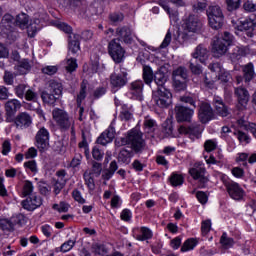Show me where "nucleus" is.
Returning <instances> with one entry per match:
<instances>
[{
    "instance_id": "1",
    "label": "nucleus",
    "mask_w": 256,
    "mask_h": 256,
    "mask_svg": "<svg viewBox=\"0 0 256 256\" xmlns=\"http://www.w3.org/2000/svg\"><path fill=\"white\" fill-rule=\"evenodd\" d=\"M117 147H123L124 145H131V149L135 153H141L145 149V140H143V134L138 130H131L126 137L120 138L115 141Z\"/></svg>"
},
{
    "instance_id": "2",
    "label": "nucleus",
    "mask_w": 256,
    "mask_h": 256,
    "mask_svg": "<svg viewBox=\"0 0 256 256\" xmlns=\"http://www.w3.org/2000/svg\"><path fill=\"white\" fill-rule=\"evenodd\" d=\"M233 43V35L229 32L214 37L212 42V53L216 59L223 57L229 51V47Z\"/></svg>"
},
{
    "instance_id": "3",
    "label": "nucleus",
    "mask_w": 256,
    "mask_h": 256,
    "mask_svg": "<svg viewBox=\"0 0 256 256\" xmlns=\"http://www.w3.org/2000/svg\"><path fill=\"white\" fill-rule=\"evenodd\" d=\"M61 95H63V84L50 80L46 89L41 92V99L46 105H55Z\"/></svg>"
},
{
    "instance_id": "4",
    "label": "nucleus",
    "mask_w": 256,
    "mask_h": 256,
    "mask_svg": "<svg viewBox=\"0 0 256 256\" xmlns=\"http://www.w3.org/2000/svg\"><path fill=\"white\" fill-rule=\"evenodd\" d=\"M172 97L169 88H157L152 92V101L160 109H167L171 105Z\"/></svg>"
},
{
    "instance_id": "5",
    "label": "nucleus",
    "mask_w": 256,
    "mask_h": 256,
    "mask_svg": "<svg viewBox=\"0 0 256 256\" xmlns=\"http://www.w3.org/2000/svg\"><path fill=\"white\" fill-rule=\"evenodd\" d=\"M52 117L58 127H60V129H63V131L71 129V127H73L75 123V120H73V118L69 116V113H67V111L63 109L55 108L52 111Z\"/></svg>"
},
{
    "instance_id": "6",
    "label": "nucleus",
    "mask_w": 256,
    "mask_h": 256,
    "mask_svg": "<svg viewBox=\"0 0 256 256\" xmlns=\"http://www.w3.org/2000/svg\"><path fill=\"white\" fill-rule=\"evenodd\" d=\"M207 17L209 25L212 29L217 31L223 27V19H225V16L223 15V10H221V7L217 5L210 6L207 9Z\"/></svg>"
},
{
    "instance_id": "7",
    "label": "nucleus",
    "mask_w": 256,
    "mask_h": 256,
    "mask_svg": "<svg viewBox=\"0 0 256 256\" xmlns=\"http://www.w3.org/2000/svg\"><path fill=\"white\" fill-rule=\"evenodd\" d=\"M108 53L115 63H121L125 57V49H123L117 39L109 42Z\"/></svg>"
},
{
    "instance_id": "8",
    "label": "nucleus",
    "mask_w": 256,
    "mask_h": 256,
    "mask_svg": "<svg viewBox=\"0 0 256 256\" xmlns=\"http://www.w3.org/2000/svg\"><path fill=\"white\" fill-rule=\"evenodd\" d=\"M5 109V121L6 123H13L15 121V115L17 110L21 109V102L17 99L7 101L4 106Z\"/></svg>"
},
{
    "instance_id": "9",
    "label": "nucleus",
    "mask_w": 256,
    "mask_h": 256,
    "mask_svg": "<svg viewBox=\"0 0 256 256\" xmlns=\"http://www.w3.org/2000/svg\"><path fill=\"white\" fill-rule=\"evenodd\" d=\"M35 141V145L41 153L47 151L49 149V131L45 127L40 128L35 136Z\"/></svg>"
},
{
    "instance_id": "10",
    "label": "nucleus",
    "mask_w": 256,
    "mask_h": 256,
    "mask_svg": "<svg viewBox=\"0 0 256 256\" xmlns=\"http://www.w3.org/2000/svg\"><path fill=\"white\" fill-rule=\"evenodd\" d=\"M176 119L179 123L187 122L190 123L191 118L195 111L191 108L185 106H176L175 107Z\"/></svg>"
},
{
    "instance_id": "11",
    "label": "nucleus",
    "mask_w": 256,
    "mask_h": 256,
    "mask_svg": "<svg viewBox=\"0 0 256 256\" xmlns=\"http://www.w3.org/2000/svg\"><path fill=\"white\" fill-rule=\"evenodd\" d=\"M110 84L112 89H121L127 85V72H113L110 75Z\"/></svg>"
},
{
    "instance_id": "12",
    "label": "nucleus",
    "mask_w": 256,
    "mask_h": 256,
    "mask_svg": "<svg viewBox=\"0 0 256 256\" xmlns=\"http://www.w3.org/2000/svg\"><path fill=\"white\" fill-rule=\"evenodd\" d=\"M201 20L199 17L195 15H189L185 20L183 27L189 33H197V31H201Z\"/></svg>"
},
{
    "instance_id": "13",
    "label": "nucleus",
    "mask_w": 256,
    "mask_h": 256,
    "mask_svg": "<svg viewBox=\"0 0 256 256\" xmlns=\"http://www.w3.org/2000/svg\"><path fill=\"white\" fill-rule=\"evenodd\" d=\"M180 135H189L192 138L199 139L201 133H203V126L199 124H192L188 128L185 126H180L178 128Z\"/></svg>"
},
{
    "instance_id": "14",
    "label": "nucleus",
    "mask_w": 256,
    "mask_h": 256,
    "mask_svg": "<svg viewBox=\"0 0 256 256\" xmlns=\"http://www.w3.org/2000/svg\"><path fill=\"white\" fill-rule=\"evenodd\" d=\"M13 27L15 23L13 22V16L10 14H5L0 22V33L1 35L9 36V33L13 32Z\"/></svg>"
},
{
    "instance_id": "15",
    "label": "nucleus",
    "mask_w": 256,
    "mask_h": 256,
    "mask_svg": "<svg viewBox=\"0 0 256 256\" xmlns=\"http://www.w3.org/2000/svg\"><path fill=\"white\" fill-rule=\"evenodd\" d=\"M13 123L17 129H27V127H31L33 120L27 112H21L14 118Z\"/></svg>"
},
{
    "instance_id": "16",
    "label": "nucleus",
    "mask_w": 256,
    "mask_h": 256,
    "mask_svg": "<svg viewBox=\"0 0 256 256\" xmlns=\"http://www.w3.org/2000/svg\"><path fill=\"white\" fill-rule=\"evenodd\" d=\"M41 205H43V200L35 194L30 195L22 201V207L27 211H35V209H37V207H41Z\"/></svg>"
},
{
    "instance_id": "17",
    "label": "nucleus",
    "mask_w": 256,
    "mask_h": 256,
    "mask_svg": "<svg viewBox=\"0 0 256 256\" xmlns=\"http://www.w3.org/2000/svg\"><path fill=\"white\" fill-rule=\"evenodd\" d=\"M235 97H237V101L239 103L238 109L243 111L245 107H247V103H249V91L243 87L235 88L234 90Z\"/></svg>"
},
{
    "instance_id": "18",
    "label": "nucleus",
    "mask_w": 256,
    "mask_h": 256,
    "mask_svg": "<svg viewBox=\"0 0 256 256\" xmlns=\"http://www.w3.org/2000/svg\"><path fill=\"white\" fill-rule=\"evenodd\" d=\"M198 117L201 123H209L213 119V108L208 103H202L199 108Z\"/></svg>"
},
{
    "instance_id": "19",
    "label": "nucleus",
    "mask_w": 256,
    "mask_h": 256,
    "mask_svg": "<svg viewBox=\"0 0 256 256\" xmlns=\"http://www.w3.org/2000/svg\"><path fill=\"white\" fill-rule=\"evenodd\" d=\"M212 103L217 115H220V117H227L229 115V108L225 105V102H223L222 97L214 96Z\"/></svg>"
},
{
    "instance_id": "20",
    "label": "nucleus",
    "mask_w": 256,
    "mask_h": 256,
    "mask_svg": "<svg viewBox=\"0 0 256 256\" xmlns=\"http://www.w3.org/2000/svg\"><path fill=\"white\" fill-rule=\"evenodd\" d=\"M115 139V128L110 126L107 130H105L97 139V143L99 145H109Z\"/></svg>"
},
{
    "instance_id": "21",
    "label": "nucleus",
    "mask_w": 256,
    "mask_h": 256,
    "mask_svg": "<svg viewBox=\"0 0 256 256\" xmlns=\"http://www.w3.org/2000/svg\"><path fill=\"white\" fill-rule=\"evenodd\" d=\"M116 33L119 37L118 41H123L124 43L131 44L133 43V34L131 33V28L123 26L117 28Z\"/></svg>"
},
{
    "instance_id": "22",
    "label": "nucleus",
    "mask_w": 256,
    "mask_h": 256,
    "mask_svg": "<svg viewBox=\"0 0 256 256\" xmlns=\"http://www.w3.org/2000/svg\"><path fill=\"white\" fill-rule=\"evenodd\" d=\"M192 57L194 60L198 59L200 63H205V61L209 59V50L207 49V47H205V45L199 44L195 48L194 53H192Z\"/></svg>"
},
{
    "instance_id": "23",
    "label": "nucleus",
    "mask_w": 256,
    "mask_h": 256,
    "mask_svg": "<svg viewBox=\"0 0 256 256\" xmlns=\"http://www.w3.org/2000/svg\"><path fill=\"white\" fill-rule=\"evenodd\" d=\"M227 192L229 193L230 197L236 201L243 199V189L239 186L238 183L232 182L228 184Z\"/></svg>"
},
{
    "instance_id": "24",
    "label": "nucleus",
    "mask_w": 256,
    "mask_h": 256,
    "mask_svg": "<svg viewBox=\"0 0 256 256\" xmlns=\"http://www.w3.org/2000/svg\"><path fill=\"white\" fill-rule=\"evenodd\" d=\"M131 93L137 101L143 100V81L136 80L131 83Z\"/></svg>"
},
{
    "instance_id": "25",
    "label": "nucleus",
    "mask_w": 256,
    "mask_h": 256,
    "mask_svg": "<svg viewBox=\"0 0 256 256\" xmlns=\"http://www.w3.org/2000/svg\"><path fill=\"white\" fill-rule=\"evenodd\" d=\"M169 81V76L163 71H157L154 74V83L157 85L158 89H167L166 83Z\"/></svg>"
},
{
    "instance_id": "26",
    "label": "nucleus",
    "mask_w": 256,
    "mask_h": 256,
    "mask_svg": "<svg viewBox=\"0 0 256 256\" xmlns=\"http://www.w3.org/2000/svg\"><path fill=\"white\" fill-rule=\"evenodd\" d=\"M68 49L70 53H73V55H75V53H77L81 49L78 34H73L72 36H69Z\"/></svg>"
},
{
    "instance_id": "27",
    "label": "nucleus",
    "mask_w": 256,
    "mask_h": 256,
    "mask_svg": "<svg viewBox=\"0 0 256 256\" xmlns=\"http://www.w3.org/2000/svg\"><path fill=\"white\" fill-rule=\"evenodd\" d=\"M133 155V150H127L123 148L118 154V161H120V163H125L126 165H129L131 163Z\"/></svg>"
},
{
    "instance_id": "28",
    "label": "nucleus",
    "mask_w": 256,
    "mask_h": 256,
    "mask_svg": "<svg viewBox=\"0 0 256 256\" xmlns=\"http://www.w3.org/2000/svg\"><path fill=\"white\" fill-rule=\"evenodd\" d=\"M240 31H249L247 33L248 37H253V29H255V21L252 19H246L244 21L240 22V25L238 26Z\"/></svg>"
},
{
    "instance_id": "29",
    "label": "nucleus",
    "mask_w": 256,
    "mask_h": 256,
    "mask_svg": "<svg viewBox=\"0 0 256 256\" xmlns=\"http://www.w3.org/2000/svg\"><path fill=\"white\" fill-rule=\"evenodd\" d=\"M117 169H119V166H117V162L112 161L109 168L103 171L102 179H104V181H109V179H111V177L115 175V171H117Z\"/></svg>"
},
{
    "instance_id": "30",
    "label": "nucleus",
    "mask_w": 256,
    "mask_h": 256,
    "mask_svg": "<svg viewBox=\"0 0 256 256\" xmlns=\"http://www.w3.org/2000/svg\"><path fill=\"white\" fill-rule=\"evenodd\" d=\"M155 79V75H153V70L149 66L143 67V80L146 85H151Z\"/></svg>"
},
{
    "instance_id": "31",
    "label": "nucleus",
    "mask_w": 256,
    "mask_h": 256,
    "mask_svg": "<svg viewBox=\"0 0 256 256\" xmlns=\"http://www.w3.org/2000/svg\"><path fill=\"white\" fill-rule=\"evenodd\" d=\"M85 97H87V82L83 80L80 86V91L77 95L78 107H81V103H83V100H85Z\"/></svg>"
},
{
    "instance_id": "32",
    "label": "nucleus",
    "mask_w": 256,
    "mask_h": 256,
    "mask_svg": "<svg viewBox=\"0 0 256 256\" xmlns=\"http://www.w3.org/2000/svg\"><path fill=\"white\" fill-rule=\"evenodd\" d=\"M220 243L224 249H230L233 245H235V240L233 238L228 237L227 233H223L220 238Z\"/></svg>"
},
{
    "instance_id": "33",
    "label": "nucleus",
    "mask_w": 256,
    "mask_h": 256,
    "mask_svg": "<svg viewBox=\"0 0 256 256\" xmlns=\"http://www.w3.org/2000/svg\"><path fill=\"white\" fill-rule=\"evenodd\" d=\"M0 228L2 231H15V222L9 219H1Z\"/></svg>"
},
{
    "instance_id": "34",
    "label": "nucleus",
    "mask_w": 256,
    "mask_h": 256,
    "mask_svg": "<svg viewBox=\"0 0 256 256\" xmlns=\"http://www.w3.org/2000/svg\"><path fill=\"white\" fill-rule=\"evenodd\" d=\"M172 77H173V79H179V77H180L181 79H183L185 81V79H187V77H188L187 68H185L183 66L178 67L176 70L173 71Z\"/></svg>"
},
{
    "instance_id": "35",
    "label": "nucleus",
    "mask_w": 256,
    "mask_h": 256,
    "mask_svg": "<svg viewBox=\"0 0 256 256\" xmlns=\"http://www.w3.org/2000/svg\"><path fill=\"white\" fill-rule=\"evenodd\" d=\"M29 23V16L25 13L18 14L16 17V25L21 29H24L26 25Z\"/></svg>"
},
{
    "instance_id": "36",
    "label": "nucleus",
    "mask_w": 256,
    "mask_h": 256,
    "mask_svg": "<svg viewBox=\"0 0 256 256\" xmlns=\"http://www.w3.org/2000/svg\"><path fill=\"white\" fill-rule=\"evenodd\" d=\"M255 77V70L253 69V63H248L244 67V78L245 81H251Z\"/></svg>"
},
{
    "instance_id": "37",
    "label": "nucleus",
    "mask_w": 256,
    "mask_h": 256,
    "mask_svg": "<svg viewBox=\"0 0 256 256\" xmlns=\"http://www.w3.org/2000/svg\"><path fill=\"white\" fill-rule=\"evenodd\" d=\"M162 131L166 137H170V135H173V121L171 119H167L162 124Z\"/></svg>"
},
{
    "instance_id": "38",
    "label": "nucleus",
    "mask_w": 256,
    "mask_h": 256,
    "mask_svg": "<svg viewBox=\"0 0 256 256\" xmlns=\"http://www.w3.org/2000/svg\"><path fill=\"white\" fill-rule=\"evenodd\" d=\"M39 23L41 21L39 19H35L33 24H30V26L27 27L28 29V37H35V34L39 29H41V26H39Z\"/></svg>"
},
{
    "instance_id": "39",
    "label": "nucleus",
    "mask_w": 256,
    "mask_h": 256,
    "mask_svg": "<svg viewBox=\"0 0 256 256\" xmlns=\"http://www.w3.org/2000/svg\"><path fill=\"white\" fill-rule=\"evenodd\" d=\"M17 69L20 75H27V72L31 69V64H29V60L20 61Z\"/></svg>"
},
{
    "instance_id": "40",
    "label": "nucleus",
    "mask_w": 256,
    "mask_h": 256,
    "mask_svg": "<svg viewBox=\"0 0 256 256\" xmlns=\"http://www.w3.org/2000/svg\"><path fill=\"white\" fill-rule=\"evenodd\" d=\"M196 246H197V239L190 238L184 242L183 246L181 247V251L183 252L191 251L192 249H195Z\"/></svg>"
},
{
    "instance_id": "41",
    "label": "nucleus",
    "mask_w": 256,
    "mask_h": 256,
    "mask_svg": "<svg viewBox=\"0 0 256 256\" xmlns=\"http://www.w3.org/2000/svg\"><path fill=\"white\" fill-rule=\"evenodd\" d=\"M141 233V235L136 237L138 241H147V239H151V237H153V232H151V230H149L147 227H142Z\"/></svg>"
},
{
    "instance_id": "42",
    "label": "nucleus",
    "mask_w": 256,
    "mask_h": 256,
    "mask_svg": "<svg viewBox=\"0 0 256 256\" xmlns=\"http://www.w3.org/2000/svg\"><path fill=\"white\" fill-rule=\"evenodd\" d=\"M189 69L193 75H201L203 73V69L201 65L197 64V60H190L189 62Z\"/></svg>"
},
{
    "instance_id": "43",
    "label": "nucleus",
    "mask_w": 256,
    "mask_h": 256,
    "mask_svg": "<svg viewBox=\"0 0 256 256\" xmlns=\"http://www.w3.org/2000/svg\"><path fill=\"white\" fill-rule=\"evenodd\" d=\"M92 251L93 253H95V255H101V256L107 255V248L103 244H99V243L93 244Z\"/></svg>"
},
{
    "instance_id": "44",
    "label": "nucleus",
    "mask_w": 256,
    "mask_h": 256,
    "mask_svg": "<svg viewBox=\"0 0 256 256\" xmlns=\"http://www.w3.org/2000/svg\"><path fill=\"white\" fill-rule=\"evenodd\" d=\"M184 181V178L176 173H173L170 177V183L172 187H179Z\"/></svg>"
},
{
    "instance_id": "45",
    "label": "nucleus",
    "mask_w": 256,
    "mask_h": 256,
    "mask_svg": "<svg viewBox=\"0 0 256 256\" xmlns=\"http://www.w3.org/2000/svg\"><path fill=\"white\" fill-rule=\"evenodd\" d=\"M31 193H33V183L29 180H26L24 182L22 195H23V197H27V196L33 195Z\"/></svg>"
},
{
    "instance_id": "46",
    "label": "nucleus",
    "mask_w": 256,
    "mask_h": 256,
    "mask_svg": "<svg viewBox=\"0 0 256 256\" xmlns=\"http://www.w3.org/2000/svg\"><path fill=\"white\" fill-rule=\"evenodd\" d=\"M173 87L175 91H185L187 89V83L179 80V78H173Z\"/></svg>"
},
{
    "instance_id": "47",
    "label": "nucleus",
    "mask_w": 256,
    "mask_h": 256,
    "mask_svg": "<svg viewBox=\"0 0 256 256\" xmlns=\"http://www.w3.org/2000/svg\"><path fill=\"white\" fill-rule=\"evenodd\" d=\"M77 67V59L69 58L67 60L65 68L68 73H73V71H76Z\"/></svg>"
},
{
    "instance_id": "48",
    "label": "nucleus",
    "mask_w": 256,
    "mask_h": 256,
    "mask_svg": "<svg viewBox=\"0 0 256 256\" xmlns=\"http://www.w3.org/2000/svg\"><path fill=\"white\" fill-rule=\"evenodd\" d=\"M66 183H67V181H65V179L54 180L55 195H59L61 193V190L63 189V187H65Z\"/></svg>"
},
{
    "instance_id": "49",
    "label": "nucleus",
    "mask_w": 256,
    "mask_h": 256,
    "mask_svg": "<svg viewBox=\"0 0 256 256\" xmlns=\"http://www.w3.org/2000/svg\"><path fill=\"white\" fill-rule=\"evenodd\" d=\"M189 173L193 179H200L203 175H205V169L203 168H191Z\"/></svg>"
},
{
    "instance_id": "50",
    "label": "nucleus",
    "mask_w": 256,
    "mask_h": 256,
    "mask_svg": "<svg viewBox=\"0 0 256 256\" xmlns=\"http://www.w3.org/2000/svg\"><path fill=\"white\" fill-rule=\"evenodd\" d=\"M144 127L148 130V132L150 131L153 133V131H155V127H157V122L151 118H146L144 120Z\"/></svg>"
},
{
    "instance_id": "51",
    "label": "nucleus",
    "mask_w": 256,
    "mask_h": 256,
    "mask_svg": "<svg viewBox=\"0 0 256 256\" xmlns=\"http://www.w3.org/2000/svg\"><path fill=\"white\" fill-rule=\"evenodd\" d=\"M105 155V152L103 150L99 149V147L95 146L92 149V157L95 159V161H101Z\"/></svg>"
},
{
    "instance_id": "52",
    "label": "nucleus",
    "mask_w": 256,
    "mask_h": 256,
    "mask_svg": "<svg viewBox=\"0 0 256 256\" xmlns=\"http://www.w3.org/2000/svg\"><path fill=\"white\" fill-rule=\"evenodd\" d=\"M101 171H103V164L99 162H92V173L95 177H99L101 175Z\"/></svg>"
},
{
    "instance_id": "53",
    "label": "nucleus",
    "mask_w": 256,
    "mask_h": 256,
    "mask_svg": "<svg viewBox=\"0 0 256 256\" xmlns=\"http://www.w3.org/2000/svg\"><path fill=\"white\" fill-rule=\"evenodd\" d=\"M53 209H55L59 213H67V211H69V204L65 202H60L59 204H54Z\"/></svg>"
},
{
    "instance_id": "54",
    "label": "nucleus",
    "mask_w": 256,
    "mask_h": 256,
    "mask_svg": "<svg viewBox=\"0 0 256 256\" xmlns=\"http://www.w3.org/2000/svg\"><path fill=\"white\" fill-rule=\"evenodd\" d=\"M228 11H235L239 9L241 5V0H226Z\"/></svg>"
},
{
    "instance_id": "55",
    "label": "nucleus",
    "mask_w": 256,
    "mask_h": 256,
    "mask_svg": "<svg viewBox=\"0 0 256 256\" xmlns=\"http://www.w3.org/2000/svg\"><path fill=\"white\" fill-rule=\"evenodd\" d=\"M24 97L26 99V101H37V99L39 98V96L37 95V92L31 90V89H28L26 91V93L24 94Z\"/></svg>"
},
{
    "instance_id": "56",
    "label": "nucleus",
    "mask_w": 256,
    "mask_h": 256,
    "mask_svg": "<svg viewBox=\"0 0 256 256\" xmlns=\"http://www.w3.org/2000/svg\"><path fill=\"white\" fill-rule=\"evenodd\" d=\"M74 246H75V241L68 240L67 242L61 245L60 251H62L63 253H67V251H71Z\"/></svg>"
},
{
    "instance_id": "57",
    "label": "nucleus",
    "mask_w": 256,
    "mask_h": 256,
    "mask_svg": "<svg viewBox=\"0 0 256 256\" xmlns=\"http://www.w3.org/2000/svg\"><path fill=\"white\" fill-rule=\"evenodd\" d=\"M26 89H27V85H25V84H19L18 86H16L15 93H16L17 97H19V99H23V97H25Z\"/></svg>"
},
{
    "instance_id": "58",
    "label": "nucleus",
    "mask_w": 256,
    "mask_h": 256,
    "mask_svg": "<svg viewBox=\"0 0 256 256\" xmlns=\"http://www.w3.org/2000/svg\"><path fill=\"white\" fill-rule=\"evenodd\" d=\"M204 149L207 151V153H211V151H215V149H217V143H215L213 140H207L204 143Z\"/></svg>"
},
{
    "instance_id": "59",
    "label": "nucleus",
    "mask_w": 256,
    "mask_h": 256,
    "mask_svg": "<svg viewBox=\"0 0 256 256\" xmlns=\"http://www.w3.org/2000/svg\"><path fill=\"white\" fill-rule=\"evenodd\" d=\"M85 183L90 191H95V180L90 175L84 174Z\"/></svg>"
},
{
    "instance_id": "60",
    "label": "nucleus",
    "mask_w": 256,
    "mask_h": 256,
    "mask_svg": "<svg viewBox=\"0 0 256 256\" xmlns=\"http://www.w3.org/2000/svg\"><path fill=\"white\" fill-rule=\"evenodd\" d=\"M171 39H172L171 31L168 30L163 42L160 45V49H167V47L171 45Z\"/></svg>"
},
{
    "instance_id": "61",
    "label": "nucleus",
    "mask_w": 256,
    "mask_h": 256,
    "mask_svg": "<svg viewBox=\"0 0 256 256\" xmlns=\"http://www.w3.org/2000/svg\"><path fill=\"white\" fill-rule=\"evenodd\" d=\"M57 71H59V68H57V66H46L42 68V73H44V75H55Z\"/></svg>"
},
{
    "instance_id": "62",
    "label": "nucleus",
    "mask_w": 256,
    "mask_h": 256,
    "mask_svg": "<svg viewBox=\"0 0 256 256\" xmlns=\"http://www.w3.org/2000/svg\"><path fill=\"white\" fill-rule=\"evenodd\" d=\"M234 55H237L239 57H245V55H249V48L247 47H236Z\"/></svg>"
},
{
    "instance_id": "63",
    "label": "nucleus",
    "mask_w": 256,
    "mask_h": 256,
    "mask_svg": "<svg viewBox=\"0 0 256 256\" xmlns=\"http://www.w3.org/2000/svg\"><path fill=\"white\" fill-rule=\"evenodd\" d=\"M196 197H197L199 203H201L202 205H205V203H207V201L209 199L207 194L203 191H198L196 193Z\"/></svg>"
},
{
    "instance_id": "64",
    "label": "nucleus",
    "mask_w": 256,
    "mask_h": 256,
    "mask_svg": "<svg viewBox=\"0 0 256 256\" xmlns=\"http://www.w3.org/2000/svg\"><path fill=\"white\" fill-rule=\"evenodd\" d=\"M72 197L78 203H81V205H83L85 203V198H83V196H81V192L79 190H73Z\"/></svg>"
}]
</instances>
